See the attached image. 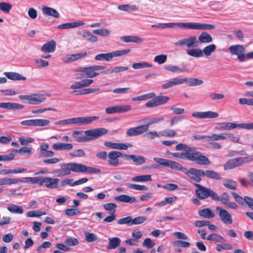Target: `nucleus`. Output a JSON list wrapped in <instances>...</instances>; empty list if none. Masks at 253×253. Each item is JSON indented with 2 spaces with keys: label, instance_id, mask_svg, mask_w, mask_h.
I'll list each match as a JSON object with an SVG mask.
<instances>
[{
  "label": "nucleus",
  "instance_id": "f257e3e1",
  "mask_svg": "<svg viewBox=\"0 0 253 253\" xmlns=\"http://www.w3.org/2000/svg\"><path fill=\"white\" fill-rule=\"evenodd\" d=\"M108 132L105 128L100 127L91 129L85 131L74 130L72 136L75 141L78 142H86L96 139Z\"/></svg>",
  "mask_w": 253,
  "mask_h": 253
},
{
  "label": "nucleus",
  "instance_id": "f03ea898",
  "mask_svg": "<svg viewBox=\"0 0 253 253\" xmlns=\"http://www.w3.org/2000/svg\"><path fill=\"white\" fill-rule=\"evenodd\" d=\"M228 49L232 55H237V58L240 62H244L245 58H253V51L246 53V48L242 44H235L230 45Z\"/></svg>",
  "mask_w": 253,
  "mask_h": 253
},
{
  "label": "nucleus",
  "instance_id": "7ed1b4c3",
  "mask_svg": "<svg viewBox=\"0 0 253 253\" xmlns=\"http://www.w3.org/2000/svg\"><path fill=\"white\" fill-rule=\"evenodd\" d=\"M236 127H240L246 129H253V122L250 123H242L236 124L231 122H222L218 123L215 128L219 131L228 130L234 129Z\"/></svg>",
  "mask_w": 253,
  "mask_h": 253
},
{
  "label": "nucleus",
  "instance_id": "20e7f679",
  "mask_svg": "<svg viewBox=\"0 0 253 253\" xmlns=\"http://www.w3.org/2000/svg\"><path fill=\"white\" fill-rule=\"evenodd\" d=\"M189 151L188 160L201 165H209L211 164L209 159L198 151L195 147H192Z\"/></svg>",
  "mask_w": 253,
  "mask_h": 253
},
{
  "label": "nucleus",
  "instance_id": "39448f33",
  "mask_svg": "<svg viewBox=\"0 0 253 253\" xmlns=\"http://www.w3.org/2000/svg\"><path fill=\"white\" fill-rule=\"evenodd\" d=\"M107 68L106 66L93 65L87 67H79L77 69L78 72H82L85 73V77L88 78H92L98 76L100 74L96 71L103 70Z\"/></svg>",
  "mask_w": 253,
  "mask_h": 253
},
{
  "label": "nucleus",
  "instance_id": "423d86ee",
  "mask_svg": "<svg viewBox=\"0 0 253 253\" xmlns=\"http://www.w3.org/2000/svg\"><path fill=\"white\" fill-rule=\"evenodd\" d=\"M195 185L198 187L196 193L199 198L205 199L210 197L212 199H218L217 194L212 189L206 188L199 184H195Z\"/></svg>",
  "mask_w": 253,
  "mask_h": 253
},
{
  "label": "nucleus",
  "instance_id": "0eeeda50",
  "mask_svg": "<svg viewBox=\"0 0 253 253\" xmlns=\"http://www.w3.org/2000/svg\"><path fill=\"white\" fill-rule=\"evenodd\" d=\"M19 98L21 100H27L29 104L33 105L40 104L46 99L44 94L36 93L30 95H20Z\"/></svg>",
  "mask_w": 253,
  "mask_h": 253
},
{
  "label": "nucleus",
  "instance_id": "6e6552de",
  "mask_svg": "<svg viewBox=\"0 0 253 253\" xmlns=\"http://www.w3.org/2000/svg\"><path fill=\"white\" fill-rule=\"evenodd\" d=\"M174 44L177 46H186L189 49L198 46V41L195 36H190L176 41Z\"/></svg>",
  "mask_w": 253,
  "mask_h": 253
},
{
  "label": "nucleus",
  "instance_id": "1a4fd4ad",
  "mask_svg": "<svg viewBox=\"0 0 253 253\" xmlns=\"http://www.w3.org/2000/svg\"><path fill=\"white\" fill-rule=\"evenodd\" d=\"M99 119V117L97 116L75 117L73 118V125L78 126L88 125Z\"/></svg>",
  "mask_w": 253,
  "mask_h": 253
},
{
  "label": "nucleus",
  "instance_id": "9d476101",
  "mask_svg": "<svg viewBox=\"0 0 253 253\" xmlns=\"http://www.w3.org/2000/svg\"><path fill=\"white\" fill-rule=\"evenodd\" d=\"M191 180L199 182L201 180V177L204 176V171L197 169L195 168H191L188 170L186 168V170L184 172Z\"/></svg>",
  "mask_w": 253,
  "mask_h": 253
},
{
  "label": "nucleus",
  "instance_id": "9b49d317",
  "mask_svg": "<svg viewBox=\"0 0 253 253\" xmlns=\"http://www.w3.org/2000/svg\"><path fill=\"white\" fill-rule=\"evenodd\" d=\"M59 179L56 178L42 177L41 180V186H44L50 189H56L58 187Z\"/></svg>",
  "mask_w": 253,
  "mask_h": 253
},
{
  "label": "nucleus",
  "instance_id": "f8f14e48",
  "mask_svg": "<svg viewBox=\"0 0 253 253\" xmlns=\"http://www.w3.org/2000/svg\"><path fill=\"white\" fill-rule=\"evenodd\" d=\"M216 210L219 211L218 215L221 221L226 225L232 224L233 220L231 214L226 210L220 207H217Z\"/></svg>",
  "mask_w": 253,
  "mask_h": 253
},
{
  "label": "nucleus",
  "instance_id": "ddd939ff",
  "mask_svg": "<svg viewBox=\"0 0 253 253\" xmlns=\"http://www.w3.org/2000/svg\"><path fill=\"white\" fill-rule=\"evenodd\" d=\"M192 116L199 119H214L219 116V114L215 112L208 111L206 112H195Z\"/></svg>",
  "mask_w": 253,
  "mask_h": 253
},
{
  "label": "nucleus",
  "instance_id": "4468645a",
  "mask_svg": "<svg viewBox=\"0 0 253 253\" xmlns=\"http://www.w3.org/2000/svg\"><path fill=\"white\" fill-rule=\"evenodd\" d=\"M147 130V126L145 124L128 129L126 131V134L129 137L137 136L143 134Z\"/></svg>",
  "mask_w": 253,
  "mask_h": 253
},
{
  "label": "nucleus",
  "instance_id": "2eb2a0df",
  "mask_svg": "<svg viewBox=\"0 0 253 253\" xmlns=\"http://www.w3.org/2000/svg\"><path fill=\"white\" fill-rule=\"evenodd\" d=\"M188 29L198 30H211L215 28L212 24L188 22Z\"/></svg>",
  "mask_w": 253,
  "mask_h": 253
},
{
  "label": "nucleus",
  "instance_id": "dca6fc26",
  "mask_svg": "<svg viewBox=\"0 0 253 253\" xmlns=\"http://www.w3.org/2000/svg\"><path fill=\"white\" fill-rule=\"evenodd\" d=\"M122 156V153L120 151H112L110 152L108 155L109 164L113 166H118L119 164L118 158Z\"/></svg>",
  "mask_w": 253,
  "mask_h": 253
},
{
  "label": "nucleus",
  "instance_id": "f3484780",
  "mask_svg": "<svg viewBox=\"0 0 253 253\" xmlns=\"http://www.w3.org/2000/svg\"><path fill=\"white\" fill-rule=\"evenodd\" d=\"M130 49H125L120 50L114 51L111 52L104 53L105 60L106 61H110L115 57L121 56L126 55L130 52Z\"/></svg>",
  "mask_w": 253,
  "mask_h": 253
},
{
  "label": "nucleus",
  "instance_id": "a211bd4d",
  "mask_svg": "<svg viewBox=\"0 0 253 253\" xmlns=\"http://www.w3.org/2000/svg\"><path fill=\"white\" fill-rule=\"evenodd\" d=\"M165 121L164 116H159L157 117H147L142 120L143 123H145V125L147 126L148 129L149 126L155 124H158Z\"/></svg>",
  "mask_w": 253,
  "mask_h": 253
},
{
  "label": "nucleus",
  "instance_id": "6ab92c4d",
  "mask_svg": "<svg viewBox=\"0 0 253 253\" xmlns=\"http://www.w3.org/2000/svg\"><path fill=\"white\" fill-rule=\"evenodd\" d=\"M104 145L106 147L113 149L126 150L128 148V146L123 143H115L110 141H106L104 143ZM131 146L132 145H130L129 146V147H131Z\"/></svg>",
  "mask_w": 253,
  "mask_h": 253
},
{
  "label": "nucleus",
  "instance_id": "aec40b11",
  "mask_svg": "<svg viewBox=\"0 0 253 253\" xmlns=\"http://www.w3.org/2000/svg\"><path fill=\"white\" fill-rule=\"evenodd\" d=\"M24 105L15 102H4L0 103V108L8 110H21Z\"/></svg>",
  "mask_w": 253,
  "mask_h": 253
},
{
  "label": "nucleus",
  "instance_id": "412c9836",
  "mask_svg": "<svg viewBox=\"0 0 253 253\" xmlns=\"http://www.w3.org/2000/svg\"><path fill=\"white\" fill-rule=\"evenodd\" d=\"M56 49V42L54 40L43 44L41 47V51L44 53H52Z\"/></svg>",
  "mask_w": 253,
  "mask_h": 253
},
{
  "label": "nucleus",
  "instance_id": "4be33fe9",
  "mask_svg": "<svg viewBox=\"0 0 253 253\" xmlns=\"http://www.w3.org/2000/svg\"><path fill=\"white\" fill-rule=\"evenodd\" d=\"M202 80L193 78H182V83H186L189 86L200 85L203 84Z\"/></svg>",
  "mask_w": 253,
  "mask_h": 253
},
{
  "label": "nucleus",
  "instance_id": "5701e85b",
  "mask_svg": "<svg viewBox=\"0 0 253 253\" xmlns=\"http://www.w3.org/2000/svg\"><path fill=\"white\" fill-rule=\"evenodd\" d=\"M42 11L44 16H51L55 18H58L60 16L59 13L56 9L50 7L43 6Z\"/></svg>",
  "mask_w": 253,
  "mask_h": 253
},
{
  "label": "nucleus",
  "instance_id": "b1692460",
  "mask_svg": "<svg viewBox=\"0 0 253 253\" xmlns=\"http://www.w3.org/2000/svg\"><path fill=\"white\" fill-rule=\"evenodd\" d=\"M241 166L238 157L228 160L224 165L223 168L225 170L231 169L236 167Z\"/></svg>",
  "mask_w": 253,
  "mask_h": 253
},
{
  "label": "nucleus",
  "instance_id": "393cba45",
  "mask_svg": "<svg viewBox=\"0 0 253 253\" xmlns=\"http://www.w3.org/2000/svg\"><path fill=\"white\" fill-rule=\"evenodd\" d=\"M78 34L82 36L86 41L94 42L98 41V37L93 34V33L88 31H83L82 32H78Z\"/></svg>",
  "mask_w": 253,
  "mask_h": 253
},
{
  "label": "nucleus",
  "instance_id": "a878e982",
  "mask_svg": "<svg viewBox=\"0 0 253 253\" xmlns=\"http://www.w3.org/2000/svg\"><path fill=\"white\" fill-rule=\"evenodd\" d=\"M63 170H71L72 171L79 172V164L76 163H63L60 165Z\"/></svg>",
  "mask_w": 253,
  "mask_h": 253
},
{
  "label": "nucleus",
  "instance_id": "bb28decb",
  "mask_svg": "<svg viewBox=\"0 0 253 253\" xmlns=\"http://www.w3.org/2000/svg\"><path fill=\"white\" fill-rule=\"evenodd\" d=\"M128 69V68L126 66L111 67L108 69L106 68L105 70L103 71L101 73L105 75L112 74L113 73H118L126 71Z\"/></svg>",
  "mask_w": 253,
  "mask_h": 253
},
{
  "label": "nucleus",
  "instance_id": "cd10ccee",
  "mask_svg": "<svg viewBox=\"0 0 253 253\" xmlns=\"http://www.w3.org/2000/svg\"><path fill=\"white\" fill-rule=\"evenodd\" d=\"M198 45L199 43H208L212 41L211 36L206 32H203L199 36L198 38Z\"/></svg>",
  "mask_w": 253,
  "mask_h": 253
},
{
  "label": "nucleus",
  "instance_id": "c85d7f7f",
  "mask_svg": "<svg viewBox=\"0 0 253 253\" xmlns=\"http://www.w3.org/2000/svg\"><path fill=\"white\" fill-rule=\"evenodd\" d=\"M52 149L56 151L70 150L73 148L72 143H56L53 144Z\"/></svg>",
  "mask_w": 253,
  "mask_h": 253
},
{
  "label": "nucleus",
  "instance_id": "c756f323",
  "mask_svg": "<svg viewBox=\"0 0 253 253\" xmlns=\"http://www.w3.org/2000/svg\"><path fill=\"white\" fill-rule=\"evenodd\" d=\"M109 243L107 247L108 250H114L119 247L121 243V240L118 237L109 238Z\"/></svg>",
  "mask_w": 253,
  "mask_h": 253
},
{
  "label": "nucleus",
  "instance_id": "7c9ffc66",
  "mask_svg": "<svg viewBox=\"0 0 253 253\" xmlns=\"http://www.w3.org/2000/svg\"><path fill=\"white\" fill-rule=\"evenodd\" d=\"M188 22L183 23V22H178V23H174L170 22L168 23H162V29L165 28H173L176 27H180L184 29H188Z\"/></svg>",
  "mask_w": 253,
  "mask_h": 253
},
{
  "label": "nucleus",
  "instance_id": "2f4dec72",
  "mask_svg": "<svg viewBox=\"0 0 253 253\" xmlns=\"http://www.w3.org/2000/svg\"><path fill=\"white\" fill-rule=\"evenodd\" d=\"M181 84H182V78H175L164 84L162 85V88L166 89L171 87L173 86Z\"/></svg>",
  "mask_w": 253,
  "mask_h": 253
},
{
  "label": "nucleus",
  "instance_id": "473e14b6",
  "mask_svg": "<svg viewBox=\"0 0 253 253\" xmlns=\"http://www.w3.org/2000/svg\"><path fill=\"white\" fill-rule=\"evenodd\" d=\"M100 172V170L93 167H87L79 164V172H85L87 173H95Z\"/></svg>",
  "mask_w": 253,
  "mask_h": 253
},
{
  "label": "nucleus",
  "instance_id": "72a5a7b5",
  "mask_svg": "<svg viewBox=\"0 0 253 253\" xmlns=\"http://www.w3.org/2000/svg\"><path fill=\"white\" fill-rule=\"evenodd\" d=\"M115 199L118 201L129 204H132L136 201L134 197H131L127 195L117 196L115 197Z\"/></svg>",
  "mask_w": 253,
  "mask_h": 253
},
{
  "label": "nucleus",
  "instance_id": "f704fd0d",
  "mask_svg": "<svg viewBox=\"0 0 253 253\" xmlns=\"http://www.w3.org/2000/svg\"><path fill=\"white\" fill-rule=\"evenodd\" d=\"M186 53L189 56L196 58H199L203 56V53L202 50H201L200 48H194L192 47L187 49Z\"/></svg>",
  "mask_w": 253,
  "mask_h": 253
},
{
  "label": "nucleus",
  "instance_id": "c9c22d12",
  "mask_svg": "<svg viewBox=\"0 0 253 253\" xmlns=\"http://www.w3.org/2000/svg\"><path fill=\"white\" fill-rule=\"evenodd\" d=\"M199 215L206 218L210 219L215 216L214 213L209 208H205L198 211Z\"/></svg>",
  "mask_w": 253,
  "mask_h": 253
},
{
  "label": "nucleus",
  "instance_id": "e433bc0d",
  "mask_svg": "<svg viewBox=\"0 0 253 253\" xmlns=\"http://www.w3.org/2000/svg\"><path fill=\"white\" fill-rule=\"evenodd\" d=\"M167 167L183 172L186 170V168L182 167L179 163L171 160L169 161Z\"/></svg>",
  "mask_w": 253,
  "mask_h": 253
},
{
  "label": "nucleus",
  "instance_id": "4c0bfd02",
  "mask_svg": "<svg viewBox=\"0 0 253 253\" xmlns=\"http://www.w3.org/2000/svg\"><path fill=\"white\" fill-rule=\"evenodd\" d=\"M4 74L8 79L14 81L25 80L26 79V77L22 76L18 73L11 72H5Z\"/></svg>",
  "mask_w": 253,
  "mask_h": 253
},
{
  "label": "nucleus",
  "instance_id": "58836bf2",
  "mask_svg": "<svg viewBox=\"0 0 253 253\" xmlns=\"http://www.w3.org/2000/svg\"><path fill=\"white\" fill-rule=\"evenodd\" d=\"M86 55V52H83L72 54L71 55H67L63 59V60L65 62H73L81 58L84 57Z\"/></svg>",
  "mask_w": 253,
  "mask_h": 253
},
{
  "label": "nucleus",
  "instance_id": "ea45409f",
  "mask_svg": "<svg viewBox=\"0 0 253 253\" xmlns=\"http://www.w3.org/2000/svg\"><path fill=\"white\" fill-rule=\"evenodd\" d=\"M120 10L127 12L135 11L138 10V6L136 5L121 4L119 5Z\"/></svg>",
  "mask_w": 253,
  "mask_h": 253
},
{
  "label": "nucleus",
  "instance_id": "a19ab883",
  "mask_svg": "<svg viewBox=\"0 0 253 253\" xmlns=\"http://www.w3.org/2000/svg\"><path fill=\"white\" fill-rule=\"evenodd\" d=\"M226 139V136H225V132L216 134L212 133L210 135H207V141H218V140H223Z\"/></svg>",
  "mask_w": 253,
  "mask_h": 253
},
{
  "label": "nucleus",
  "instance_id": "79ce46f5",
  "mask_svg": "<svg viewBox=\"0 0 253 253\" xmlns=\"http://www.w3.org/2000/svg\"><path fill=\"white\" fill-rule=\"evenodd\" d=\"M131 180L134 182H145L151 181L152 180L151 175H140L134 176L131 178Z\"/></svg>",
  "mask_w": 253,
  "mask_h": 253
},
{
  "label": "nucleus",
  "instance_id": "37998d69",
  "mask_svg": "<svg viewBox=\"0 0 253 253\" xmlns=\"http://www.w3.org/2000/svg\"><path fill=\"white\" fill-rule=\"evenodd\" d=\"M204 176H207L208 178L216 180H221L222 179V177L218 172L212 170L204 171Z\"/></svg>",
  "mask_w": 253,
  "mask_h": 253
},
{
  "label": "nucleus",
  "instance_id": "c03bdc74",
  "mask_svg": "<svg viewBox=\"0 0 253 253\" xmlns=\"http://www.w3.org/2000/svg\"><path fill=\"white\" fill-rule=\"evenodd\" d=\"M207 239L208 241L218 243H223L225 241V240L223 238V237L216 233H213L209 235L207 237Z\"/></svg>",
  "mask_w": 253,
  "mask_h": 253
},
{
  "label": "nucleus",
  "instance_id": "a18cd8bd",
  "mask_svg": "<svg viewBox=\"0 0 253 253\" xmlns=\"http://www.w3.org/2000/svg\"><path fill=\"white\" fill-rule=\"evenodd\" d=\"M223 184L226 188L233 190H236L238 186L236 181L229 179H225L223 182Z\"/></svg>",
  "mask_w": 253,
  "mask_h": 253
},
{
  "label": "nucleus",
  "instance_id": "49530a36",
  "mask_svg": "<svg viewBox=\"0 0 253 253\" xmlns=\"http://www.w3.org/2000/svg\"><path fill=\"white\" fill-rule=\"evenodd\" d=\"M164 68L166 70L174 73H182L186 70L185 67L180 68L176 66L167 65Z\"/></svg>",
  "mask_w": 253,
  "mask_h": 253
},
{
  "label": "nucleus",
  "instance_id": "de8ad7c7",
  "mask_svg": "<svg viewBox=\"0 0 253 253\" xmlns=\"http://www.w3.org/2000/svg\"><path fill=\"white\" fill-rule=\"evenodd\" d=\"M216 45L214 44H211L205 47L202 50L203 55L207 56H210L216 49Z\"/></svg>",
  "mask_w": 253,
  "mask_h": 253
},
{
  "label": "nucleus",
  "instance_id": "09e8293b",
  "mask_svg": "<svg viewBox=\"0 0 253 253\" xmlns=\"http://www.w3.org/2000/svg\"><path fill=\"white\" fill-rule=\"evenodd\" d=\"M34 125L36 127H43L48 126L50 124L48 120L44 119H34Z\"/></svg>",
  "mask_w": 253,
  "mask_h": 253
},
{
  "label": "nucleus",
  "instance_id": "8fccbe9b",
  "mask_svg": "<svg viewBox=\"0 0 253 253\" xmlns=\"http://www.w3.org/2000/svg\"><path fill=\"white\" fill-rule=\"evenodd\" d=\"M152 65L146 62L134 63L132 64V67L134 69H141L147 68H151Z\"/></svg>",
  "mask_w": 253,
  "mask_h": 253
},
{
  "label": "nucleus",
  "instance_id": "3c124183",
  "mask_svg": "<svg viewBox=\"0 0 253 253\" xmlns=\"http://www.w3.org/2000/svg\"><path fill=\"white\" fill-rule=\"evenodd\" d=\"M16 153V150L14 149L12 150L8 154L0 155V161H10L13 160Z\"/></svg>",
  "mask_w": 253,
  "mask_h": 253
},
{
  "label": "nucleus",
  "instance_id": "603ef678",
  "mask_svg": "<svg viewBox=\"0 0 253 253\" xmlns=\"http://www.w3.org/2000/svg\"><path fill=\"white\" fill-rule=\"evenodd\" d=\"M144 136L148 139H154L156 138H160L161 137V131L157 132L155 130L150 131L145 133Z\"/></svg>",
  "mask_w": 253,
  "mask_h": 253
},
{
  "label": "nucleus",
  "instance_id": "864d4df0",
  "mask_svg": "<svg viewBox=\"0 0 253 253\" xmlns=\"http://www.w3.org/2000/svg\"><path fill=\"white\" fill-rule=\"evenodd\" d=\"M155 96V94L153 92L145 94L142 95L136 96L132 98V101H142L146 100L150 98H152Z\"/></svg>",
  "mask_w": 253,
  "mask_h": 253
},
{
  "label": "nucleus",
  "instance_id": "5fc2aeb1",
  "mask_svg": "<svg viewBox=\"0 0 253 253\" xmlns=\"http://www.w3.org/2000/svg\"><path fill=\"white\" fill-rule=\"evenodd\" d=\"M85 240L87 242H93L98 240V237L96 234L93 233H90L87 231L84 232Z\"/></svg>",
  "mask_w": 253,
  "mask_h": 253
},
{
  "label": "nucleus",
  "instance_id": "6e6d98bb",
  "mask_svg": "<svg viewBox=\"0 0 253 253\" xmlns=\"http://www.w3.org/2000/svg\"><path fill=\"white\" fill-rule=\"evenodd\" d=\"M7 209L10 212L12 213L22 214L24 212L22 207L16 205H11L7 207Z\"/></svg>",
  "mask_w": 253,
  "mask_h": 253
},
{
  "label": "nucleus",
  "instance_id": "4d7b16f0",
  "mask_svg": "<svg viewBox=\"0 0 253 253\" xmlns=\"http://www.w3.org/2000/svg\"><path fill=\"white\" fill-rule=\"evenodd\" d=\"M221 243V244H217L216 246V250L218 252H220L223 250H231L233 249L232 245L230 243H226L225 241Z\"/></svg>",
  "mask_w": 253,
  "mask_h": 253
},
{
  "label": "nucleus",
  "instance_id": "13d9d810",
  "mask_svg": "<svg viewBox=\"0 0 253 253\" xmlns=\"http://www.w3.org/2000/svg\"><path fill=\"white\" fill-rule=\"evenodd\" d=\"M12 7L9 2H0V10L5 13H8Z\"/></svg>",
  "mask_w": 253,
  "mask_h": 253
},
{
  "label": "nucleus",
  "instance_id": "bf43d9fd",
  "mask_svg": "<svg viewBox=\"0 0 253 253\" xmlns=\"http://www.w3.org/2000/svg\"><path fill=\"white\" fill-rule=\"evenodd\" d=\"M92 33L99 36L106 37L110 34L111 31L107 29H99L93 30Z\"/></svg>",
  "mask_w": 253,
  "mask_h": 253
},
{
  "label": "nucleus",
  "instance_id": "052dcab7",
  "mask_svg": "<svg viewBox=\"0 0 253 253\" xmlns=\"http://www.w3.org/2000/svg\"><path fill=\"white\" fill-rule=\"evenodd\" d=\"M127 187L130 189H133L139 191H147L148 188L145 185H139L136 184L127 183Z\"/></svg>",
  "mask_w": 253,
  "mask_h": 253
},
{
  "label": "nucleus",
  "instance_id": "680f3d73",
  "mask_svg": "<svg viewBox=\"0 0 253 253\" xmlns=\"http://www.w3.org/2000/svg\"><path fill=\"white\" fill-rule=\"evenodd\" d=\"M41 177H28L24 178L22 182L30 183L32 184H41Z\"/></svg>",
  "mask_w": 253,
  "mask_h": 253
},
{
  "label": "nucleus",
  "instance_id": "e2e57ef3",
  "mask_svg": "<svg viewBox=\"0 0 253 253\" xmlns=\"http://www.w3.org/2000/svg\"><path fill=\"white\" fill-rule=\"evenodd\" d=\"M161 137H174L177 135V133L174 129H164L161 131Z\"/></svg>",
  "mask_w": 253,
  "mask_h": 253
},
{
  "label": "nucleus",
  "instance_id": "0e129e2a",
  "mask_svg": "<svg viewBox=\"0 0 253 253\" xmlns=\"http://www.w3.org/2000/svg\"><path fill=\"white\" fill-rule=\"evenodd\" d=\"M155 99L157 106L165 104L169 100V97L167 96H158Z\"/></svg>",
  "mask_w": 253,
  "mask_h": 253
},
{
  "label": "nucleus",
  "instance_id": "69168bd1",
  "mask_svg": "<svg viewBox=\"0 0 253 253\" xmlns=\"http://www.w3.org/2000/svg\"><path fill=\"white\" fill-rule=\"evenodd\" d=\"M104 209L107 211H110L111 213H114L116 212V209L117 207V205L115 203H110L104 204L103 206Z\"/></svg>",
  "mask_w": 253,
  "mask_h": 253
},
{
  "label": "nucleus",
  "instance_id": "338daca9",
  "mask_svg": "<svg viewBox=\"0 0 253 253\" xmlns=\"http://www.w3.org/2000/svg\"><path fill=\"white\" fill-rule=\"evenodd\" d=\"M131 160L133 162L137 165L142 164L146 162V159L143 156H136L135 155H132V158Z\"/></svg>",
  "mask_w": 253,
  "mask_h": 253
},
{
  "label": "nucleus",
  "instance_id": "774afa93",
  "mask_svg": "<svg viewBox=\"0 0 253 253\" xmlns=\"http://www.w3.org/2000/svg\"><path fill=\"white\" fill-rule=\"evenodd\" d=\"M167 59V55L165 54H160L154 57V61L160 64L165 63Z\"/></svg>",
  "mask_w": 253,
  "mask_h": 253
}]
</instances>
